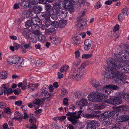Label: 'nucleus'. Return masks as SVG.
I'll return each instance as SVG.
<instances>
[{
  "label": "nucleus",
  "mask_w": 129,
  "mask_h": 129,
  "mask_svg": "<svg viewBox=\"0 0 129 129\" xmlns=\"http://www.w3.org/2000/svg\"><path fill=\"white\" fill-rule=\"evenodd\" d=\"M106 67H105L107 71L105 74V77L107 78H114V81L117 82V83L120 84H123L125 83V79L123 77L122 73H120L119 71H114L110 69H106Z\"/></svg>",
  "instance_id": "nucleus-1"
},
{
  "label": "nucleus",
  "mask_w": 129,
  "mask_h": 129,
  "mask_svg": "<svg viewBox=\"0 0 129 129\" xmlns=\"http://www.w3.org/2000/svg\"><path fill=\"white\" fill-rule=\"evenodd\" d=\"M84 68L85 64H82L80 68L75 69L71 75V78L77 81L80 79L81 77H83L85 74V71L84 69Z\"/></svg>",
  "instance_id": "nucleus-2"
},
{
  "label": "nucleus",
  "mask_w": 129,
  "mask_h": 129,
  "mask_svg": "<svg viewBox=\"0 0 129 129\" xmlns=\"http://www.w3.org/2000/svg\"><path fill=\"white\" fill-rule=\"evenodd\" d=\"M118 59L117 58L116 59L118 60V61L115 60H109L107 62L108 66L106 67V69H110L114 71H118L116 70L119 69L121 68L122 62H121L120 61V57L118 56V54L117 55Z\"/></svg>",
  "instance_id": "nucleus-3"
},
{
  "label": "nucleus",
  "mask_w": 129,
  "mask_h": 129,
  "mask_svg": "<svg viewBox=\"0 0 129 129\" xmlns=\"http://www.w3.org/2000/svg\"><path fill=\"white\" fill-rule=\"evenodd\" d=\"M115 114L114 110L111 112H105L99 115L98 117H100L103 118V123L105 126H107L111 123V121L109 118L112 115H114Z\"/></svg>",
  "instance_id": "nucleus-4"
},
{
  "label": "nucleus",
  "mask_w": 129,
  "mask_h": 129,
  "mask_svg": "<svg viewBox=\"0 0 129 129\" xmlns=\"http://www.w3.org/2000/svg\"><path fill=\"white\" fill-rule=\"evenodd\" d=\"M82 111L81 110H79L77 112H70L68 111L66 115L68 116H70L68 117V119L71 122L73 125H75L78 122L77 119L81 117L80 115Z\"/></svg>",
  "instance_id": "nucleus-5"
},
{
  "label": "nucleus",
  "mask_w": 129,
  "mask_h": 129,
  "mask_svg": "<svg viewBox=\"0 0 129 129\" xmlns=\"http://www.w3.org/2000/svg\"><path fill=\"white\" fill-rule=\"evenodd\" d=\"M7 61L11 62L14 66H17L16 68L21 69L23 67L24 63L19 57L16 56H12L9 57L7 60Z\"/></svg>",
  "instance_id": "nucleus-6"
},
{
  "label": "nucleus",
  "mask_w": 129,
  "mask_h": 129,
  "mask_svg": "<svg viewBox=\"0 0 129 129\" xmlns=\"http://www.w3.org/2000/svg\"><path fill=\"white\" fill-rule=\"evenodd\" d=\"M86 12L83 11H81L80 17H79L77 18V21L76 22V26L77 27H82L86 24V19L85 18H82V17L85 14Z\"/></svg>",
  "instance_id": "nucleus-7"
},
{
  "label": "nucleus",
  "mask_w": 129,
  "mask_h": 129,
  "mask_svg": "<svg viewBox=\"0 0 129 129\" xmlns=\"http://www.w3.org/2000/svg\"><path fill=\"white\" fill-rule=\"evenodd\" d=\"M122 102L121 98L118 97L111 98L104 101L105 102L115 106L120 104Z\"/></svg>",
  "instance_id": "nucleus-8"
},
{
  "label": "nucleus",
  "mask_w": 129,
  "mask_h": 129,
  "mask_svg": "<svg viewBox=\"0 0 129 129\" xmlns=\"http://www.w3.org/2000/svg\"><path fill=\"white\" fill-rule=\"evenodd\" d=\"M99 93L96 92H92L88 97L89 100L93 102H100L102 100Z\"/></svg>",
  "instance_id": "nucleus-9"
},
{
  "label": "nucleus",
  "mask_w": 129,
  "mask_h": 129,
  "mask_svg": "<svg viewBox=\"0 0 129 129\" xmlns=\"http://www.w3.org/2000/svg\"><path fill=\"white\" fill-rule=\"evenodd\" d=\"M86 129H96V126H100V122L95 120H88L86 122Z\"/></svg>",
  "instance_id": "nucleus-10"
},
{
  "label": "nucleus",
  "mask_w": 129,
  "mask_h": 129,
  "mask_svg": "<svg viewBox=\"0 0 129 129\" xmlns=\"http://www.w3.org/2000/svg\"><path fill=\"white\" fill-rule=\"evenodd\" d=\"M92 41L90 39L86 40L84 42V49L85 51H87L91 49L92 50L91 52L93 53L94 50L95 45H92Z\"/></svg>",
  "instance_id": "nucleus-11"
},
{
  "label": "nucleus",
  "mask_w": 129,
  "mask_h": 129,
  "mask_svg": "<svg viewBox=\"0 0 129 129\" xmlns=\"http://www.w3.org/2000/svg\"><path fill=\"white\" fill-rule=\"evenodd\" d=\"M128 48L129 49V46ZM127 56H129V51L126 50L122 51L118 53V56L120 57V61L121 62H125L126 61Z\"/></svg>",
  "instance_id": "nucleus-12"
},
{
  "label": "nucleus",
  "mask_w": 129,
  "mask_h": 129,
  "mask_svg": "<svg viewBox=\"0 0 129 129\" xmlns=\"http://www.w3.org/2000/svg\"><path fill=\"white\" fill-rule=\"evenodd\" d=\"M105 86H104L103 89L101 88H98L96 90L97 92L99 93L101 99L102 100L104 99L105 96H104V95H107L108 94V91L106 89H110V88H105Z\"/></svg>",
  "instance_id": "nucleus-13"
},
{
  "label": "nucleus",
  "mask_w": 129,
  "mask_h": 129,
  "mask_svg": "<svg viewBox=\"0 0 129 129\" xmlns=\"http://www.w3.org/2000/svg\"><path fill=\"white\" fill-rule=\"evenodd\" d=\"M88 101L85 99H82L80 101H77L76 102V105L80 107V109H81L82 107L86 106L87 105Z\"/></svg>",
  "instance_id": "nucleus-14"
},
{
  "label": "nucleus",
  "mask_w": 129,
  "mask_h": 129,
  "mask_svg": "<svg viewBox=\"0 0 129 129\" xmlns=\"http://www.w3.org/2000/svg\"><path fill=\"white\" fill-rule=\"evenodd\" d=\"M122 66L120 68L122 73H129V64L128 62H122Z\"/></svg>",
  "instance_id": "nucleus-15"
},
{
  "label": "nucleus",
  "mask_w": 129,
  "mask_h": 129,
  "mask_svg": "<svg viewBox=\"0 0 129 129\" xmlns=\"http://www.w3.org/2000/svg\"><path fill=\"white\" fill-rule=\"evenodd\" d=\"M49 38L50 39V41L53 44H55L60 43V38L57 37H50Z\"/></svg>",
  "instance_id": "nucleus-16"
},
{
  "label": "nucleus",
  "mask_w": 129,
  "mask_h": 129,
  "mask_svg": "<svg viewBox=\"0 0 129 129\" xmlns=\"http://www.w3.org/2000/svg\"><path fill=\"white\" fill-rule=\"evenodd\" d=\"M41 16L44 17L46 20L49 19L50 16V12L49 11H46L45 12L42 13L40 16V17Z\"/></svg>",
  "instance_id": "nucleus-17"
},
{
  "label": "nucleus",
  "mask_w": 129,
  "mask_h": 129,
  "mask_svg": "<svg viewBox=\"0 0 129 129\" xmlns=\"http://www.w3.org/2000/svg\"><path fill=\"white\" fill-rule=\"evenodd\" d=\"M119 94L121 97L123 98L126 101L129 102V94H127L124 92H120Z\"/></svg>",
  "instance_id": "nucleus-18"
},
{
  "label": "nucleus",
  "mask_w": 129,
  "mask_h": 129,
  "mask_svg": "<svg viewBox=\"0 0 129 129\" xmlns=\"http://www.w3.org/2000/svg\"><path fill=\"white\" fill-rule=\"evenodd\" d=\"M67 13L66 9H61L57 14H59V16H61L63 17H65L67 16Z\"/></svg>",
  "instance_id": "nucleus-19"
},
{
  "label": "nucleus",
  "mask_w": 129,
  "mask_h": 129,
  "mask_svg": "<svg viewBox=\"0 0 129 129\" xmlns=\"http://www.w3.org/2000/svg\"><path fill=\"white\" fill-rule=\"evenodd\" d=\"M58 4L60 9H66L67 3L61 1Z\"/></svg>",
  "instance_id": "nucleus-20"
},
{
  "label": "nucleus",
  "mask_w": 129,
  "mask_h": 129,
  "mask_svg": "<svg viewBox=\"0 0 129 129\" xmlns=\"http://www.w3.org/2000/svg\"><path fill=\"white\" fill-rule=\"evenodd\" d=\"M7 72L6 71H3L0 72V78L5 79L7 77Z\"/></svg>",
  "instance_id": "nucleus-21"
},
{
  "label": "nucleus",
  "mask_w": 129,
  "mask_h": 129,
  "mask_svg": "<svg viewBox=\"0 0 129 129\" xmlns=\"http://www.w3.org/2000/svg\"><path fill=\"white\" fill-rule=\"evenodd\" d=\"M34 12L35 14H38L41 12L42 9L41 7L39 6L33 7Z\"/></svg>",
  "instance_id": "nucleus-22"
},
{
  "label": "nucleus",
  "mask_w": 129,
  "mask_h": 129,
  "mask_svg": "<svg viewBox=\"0 0 129 129\" xmlns=\"http://www.w3.org/2000/svg\"><path fill=\"white\" fill-rule=\"evenodd\" d=\"M98 115H93L88 113H84L83 114V116L86 118L98 117Z\"/></svg>",
  "instance_id": "nucleus-23"
},
{
  "label": "nucleus",
  "mask_w": 129,
  "mask_h": 129,
  "mask_svg": "<svg viewBox=\"0 0 129 129\" xmlns=\"http://www.w3.org/2000/svg\"><path fill=\"white\" fill-rule=\"evenodd\" d=\"M66 23V20H60L59 22V27L60 28H63L65 26Z\"/></svg>",
  "instance_id": "nucleus-24"
},
{
  "label": "nucleus",
  "mask_w": 129,
  "mask_h": 129,
  "mask_svg": "<svg viewBox=\"0 0 129 129\" xmlns=\"http://www.w3.org/2000/svg\"><path fill=\"white\" fill-rule=\"evenodd\" d=\"M55 31V29L54 28H50L48 29L45 30V33L46 34H49L50 35L52 34Z\"/></svg>",
  "instance_id": "nucleus-25"
},
{
  "label": "nucleus",
  "mask_w": 129,
  "mask_h": 129,
  "mask_svg": "<svg viewBox=\"0 0 129 129\" xmlns=\"http://www.w3.org/2000/svg\"><path fill=\"white\" fill-rule=\"evenodd\" d=\"M54 8L55 10V12L57 14L60 11V8L58 5V4L57 3H55L54 5Z\"/></svg>",
  "instance_id": "nucleus-26"
},
{
  "label": "nucleus",
  "mask_w": 129,
  "mask_h": 129,
  "mask_svg": "<svg viewBox=\"0 0 129 129\" xmlns=\"http://www.w3.org/2000/svg\"><path fill=\"white\" fill-rule=\"evenodd\" d=\"M104 87L106 88H110L114 90H116L118 89V87L115 85H105Z\"/></svg>",
  "instance_id": "nucleus-27"
},
{
  "label": "nucleus",
  "mask_w": 129,
  "mask_h": 129,
  "mask_svg": "<svg viewBox=\"0 0 129 129\" xmlns=\"http://www.w3.org/2000/svg\"><path fill=\"white\" fill-rule=\"evenodd\" d=\"M38 40L41 43H43L45 41V36L44 35H40L38 38Z\"/></svg>",
  "instance_id": "nucleus-28"
},
{
  "label": "nucleus",
  "mask_w": 129,
  "mask_h": 129,
  "mask_svg": "<svg viewBox=\"0 0 129 129\" xmlns=\"http://www.w3.org/2000/svg\"><path fill=\"white\" fill-rule=\"evenodd\" d=\"M70 5L68 4H67V5L66 8V9H67L68 11L70 12H73L74 11V9L73 7L71 4H70Z\"/></svg>",
  "instance_id": "nucleus-29"
},
{
  "label": "nucleus",
  "mask_w": 129,
  "mask_h": 129,
  "mask_svg": "<svg viewBox=\"0 0 129 129\" xmlns=\"http://www.w3.org/2000/svg\"><path fill=\"white\" fill-rule=\"evenodd\" d=\"M28 84H27V80H24L23 82V85L21 87V88L23 90H24L26 88H28Z\"/></svg>",
  "instance_id": "nucleus-30"
},
{
  "label": "nucleus",
  "mask_w": 129,
  "mask_h": 129,
  "mask_svg": "<svg viewBox=\"0 0 129 129\" xmlns=\"http://www.w3.org/2000/svg\"><path fill=\"white\" fill-rule=\"evenodd\" d=\"M45 25L46 27H48L50 25H52V21H51L49 19H46L45 21Z\"/></svg>",
  "instance_id": "nucleus-31"
},
{
  "label": "nucleus",
  "mask_w": 129,
  "mask_h": 129,
  "mask_svg": "<svg viewBox=\"0 0 129 129\" xmlns=\"http://www.w3.org/2000/svg\"><path fill=\"white\" fill-rule=\"evenodd\" d=\"M104 108V107L102 105H95L93 107L94 109L96 110H99L103 109Z\"/></svg>",
  "instance_id": "nucleus-32"
},
{
  "label": "nucleus",
  "mask_w": 129,
  "mask_h": 129,
  "mask_svg": "<svg viewBox=\"0 0 129 129\" xmlns=\"http://www.w3.org/2000/svg\"><path fill=\"white\" fill-rule=\"evenodd\" d=\"M32 23L31 20H29L27 21L25 23V25L27 27H29L31 26Z\"/></svg>",
  "instance_id": "nucleus-33"
},
{
  "label": "nucleus",
  "mask_w": 129,
  "mask_h": 129,
  "mask_svg": "<svg viewBox=\"0 0 129 129\" xmlns=\"http://www.w3.org/2000/svg\"><path fill=\"white\" fill-rule=\"evenodd\" d=\"M31 41L33 42L36 43L37 41V37L35 36H32L31 37L29 38Z\"/></svg>",
  "instance_id": "nucleus-34"
},
{
  "label": "nucleus",
  "mask_w": 129,
  "mask_h": 129,
  "mask_svg": "<svg viewBox=\"0 0 129 129\" xmlns=\"http://www.w3.org/2000/svg\"><path fill=\"white\" fill-rule=\"evenodd\" d=\"M121 116L122 119L123 120V122H124L129 120V115L128 116L126 115H121Z\"/></svg>",
  "instance_id": "nucleus-35"
},
{
  "label": "nucleus",
  "mask_w": 129,
  "mask_h": 129,
  "mask_svg": "<svg viewBox=\"0 0 129 129\" xmlns=\"http://www.w3.org/2000/svg\"><path fill=\"white\" fill-rule=\"evenodd\" d=\"M36 65L37 67H41L42 66L43 63L41 60H38L35 62Z\"/></svg>",
  "instance_id": "nucleus-36"
},
{
  "label": "nucleus",
  "mask_w": 129,
  "mask_h": 129,
  "mask_svg": "<svg viewBox=\"0 0 129 129\" xmlns=\"http://www.w3.org/2000/svg\"><path fill=\"white\" fill-rule=\"evenodd\" d=\"M92 56V54H83L82 55V58L87 59L91 57Z\"/></svg>",
  "instance_id": "nucleus-37"
},
{
  "label": "nucleus",
  "mask_w": 129,
  "mask_h": 129,
  "mask_svg": "<svg viewBox=\"0 0 129 129\" xmlns=\"http://www.w3.org/2000/svg\"><path fill=\"white\" fill-rule=\"evenodd\" d=\"M53 94L52 93H49L47 92L44 94V97L45 98L47 99L51 97Z\"/></svg>",
  "instance_id": "nucleus-38"
},
{
  "label": "nucleus",
  "mask_w": 129,
  "mask_h": 129,
  "mask_svg": "<svg viewBox=\"0 0 129 129\" xmlns=\"http://www.w3.org/2000/svg\"><path fill=\"white\" fill-rule=\"evenodd\" d=\"M91 84L92 85V86L95 88H101V86L98 84L97 82H92L91 83Z\"/></svg>",
  "instance_id": "nucleus-39"
},
{
  "label": "nucleus",
  "mask_w": 129,
  "mask_h": 129,
  "mask_svg": "<svg viewBox=\"0 0 129 129\" xmlns=\"http://www.w3.org/2000/svg\"><path fill=\"white\" fill-rule=\"evenodd\" d=\"M67 66H63L62 67H61L60 68V71L61 72V73H63L64 70L67 71Z\"/></svg>",
  "instance_id": "nucleus-40"
},
{
  "label": "nucleus",
  "mask_w": 129,
  "mask_h": 129,
  "mask_svg": "<svg viewBox=\"0 0 129 129\" xmlns=\"http://www.w3.org/2000/svg\"><path fill=\"white\" fill-rule=\"evenodd\" d=\"M52 25L54 27L57 28L59 27V23L55 21L52 22Z\"/></svg>",
  "instance_id": "nucleus-41"
},
{
  "label": "nucleus",
  "mask_w": 129,
  "mask_h": 129,
  "mask_svg": "<svg viewBox=\"0 0 129 129\" xmlns=\"http://www.w3.org/2000/svg\"><path fill=\"white\" fill-rule=\"evenodd\" d=\"M22 14L25 15H28L27 16L28 17L29 16H30L31 15V16L32 15V13H29L28 11L26 10H23L22 12Z\"/></svg>",
  "instance_id": "nucleus-42"
},
{
  "label": "nucleus",
  "mask_w": 129,
  "mask_h": 129,
  "mask_svg": "<svg viewBox=\"0 0 129 129\" xmlns=\"http://www.w3.org/2000/svg\"><path fill=\"white\" fill-rule=\"evenodd\" d=\"M75 95L78 98H81L82 96V93L80 92H76L75 93Z\"/></svg>",
  "instance_id": "nucleus-43"
},
{
  "label": "nucleus",
  "mask_w": 129,
  "mask_h": 129,
  "mask_svg": "<svg viewBox=\"0 0 129 129\" xmlns=\"http://www.w3.org/2000/svg\"><path fill=\"white\" fill-rule=\"evenodd\" d=\"M45 8L46 11H49L51 9V5L49 4H46L45 5Z\"/></svg>",
  "instance_id": "nucleus-44"
},
{
  "label": "nucleus",
  "mask_w": 129,
  "mask_h": 129,
  "mask_svg": "<svg viewBox=\"0 0 129 129\" xmlns=\"http://www.w3.org/2000/svg\"><path fill=\"white\" fill-rule=\"evenodd\" d=\"M32 34L36 36H38L40 34V32L39 30H35L33 31H31Z\"/></svg>",
  "instance_id": "nucleus-45"
},
{
  "label": "nucleus",
  "mask_w": 129,
  "mask_h": 129,
  "mask_svg": "<svg viewBox=\"0 0 129 129\" xmlns=\"http://www.w3.org/2000/svg\"><path fill=\"white\" fill-rule=\"evenodd\" d=\"M68 93V91L66 89L63 88L61 90V95L63 96L64 95Z\"/></svg>",
  "instance_id": "nucleus-46"
},
{
  "label": "nucleus",
  "mask_w": 129,
  "mask_h": 129,
  "mask_svg": "<svg viewBox=\"0 0 129 129\" xmlns=\"http://www.w3.org/2000/svg\"><path fill=\"white\" fill-rule=\"evenodd\" d=\"M37 18L35 17H34L31 18V21L33 24H37Z\"/></svg>",
  "instance_id": "nucleus-47"
},
{
  "label": "nucleus",
  "mask_w": 129,
  "mask_h": 129,
  "mask_svg": "<svg viewBox=\"0 0 129 129\" xmlns=\"http://www.w3.org/2000/svg\"><path fill=\"white\" fill-rule=\"evenodd\" d=\"M110 129H120L119 127V124L118 123H116Z\"/></svg>",
  "instance_id": "nucleus-48"
},
{
  "label": "nucleus",
  "mask_w": 129,
  "mask_h": 129,
  "mask_svg": "<svg viewBox=\"0 0 129 129\" xmlns=\"http://www.w3.org/2000/svg\"><path fill=\"white\" fill-rule=\"evenodd\" d=\"M129 45H128L127 44H121L120 45V47L123 49H125L126 48H128V47Z\"/></svg>",
  "instance_id": "nucleus-49"
},
{
  "label": "nucleus",
  "mask_w": 129,
  "mask_h": 129,
  "mask_svg": "<svg viewBox=\"0 0 129 129\" xmlns=\"http://www.w3.org/2000/svg\"><path fill=\"white\" fill-rule=\"evenodd\" d=\"M36 118H31L29 120V121L30 122V125L35 124H34V121H35V122H36Z\"/></svg>",
  "instance_id": "nucleus-50"
},
{
  "label": "nucleus",
  "mask_w": 129,
  "mask_h": 129,
  "mask_svg": "<svg viewBox=\"0 0 129 129\" xmlns=\"http://www.w3.org/2000/svg\"><path fill=\"white\" fill-rule=\"evenodd\" d=\"M39 0H30L29 2L33 5H36L39 3Z\"/></svg>",
  "instance_id": "nucleus-51"
},
{
  "label": "nucleus",
  "mask_w": 129,
  "mask_h": 129,
  "mask_svg": "<svg viewBox=\"0 0 129 129\" xmlns=\"http://www.w3.org/2000/svg\"><path fill=\"white\" fill-rule=\"evenodd\" d=\"M13 45L15 50H17L21 47V45L17 43H15L13 44Z\"/></svg>",
  "instance_id": "nucleus-52"
},
{
  "label": "nucleus",
  "mask_w": 129,
  "mask_h": 129,
  "mask_svg": "<svg viewBox=\"0 0 129 129\" xmlns=\"http://www.w3.org/2000/svg\"><path fill=\"white\" fill-rule=\"evenodd\" d=\"M6 85V84H3L2 85V86H3L4 87V89L3 90L4 91V95H5V94H6L8 92L7 91L8 89L7 88L6 86H5Z\"/></svg>",
  "instance_id": "nucleus-53"
},
{
  "label": "nucleus",
  "mask_w": 129,
  "mask_h": 129,
  "mask_svg": "<svg viewBox=\"0 0 129 129\" xmlns=\"http://www.w3.org/2000/svg\"><path fill=\"white\" fill-rule=\"evenodd\" d=\"M80 51L79 50L76 51L74 53L75 54V57L77 58H78L80 56Z\"/></svg>",
  "instance_id": "nucleus-54"
},
{
  "label": "nucleus",
  "mask_w": 129,
  "mask_h": 129,
  "mask_svg": "<svg viewBox=\"0 0 129 129\" xmlns=\"http://www.w3.org/2000/svg\"><path fill=\"white\" fill-rule=\"evenodd\" d=\"M116 32H114V31H110L109 32V34L108 36L110 37H113L116 34Z\"/></svg>",
  "instance_id": "nucleus-55"
},
{
  "label": "nucleus",
  "mask_w": 129,
  "mask_h": 129,
  "mask_svg": "<svg viewBox=\"0 0 129 129\" xmlns=\"http://www.w3.org/2000/svg\"><path fill=\"white\" fill-rule=\"evenodd\" d=\"M5 112L7 114H11V110L10 108L7 107L5 109Z\"/></svg>",
  "instance_id": "nucleus-56"
},
{
  "label": "nucleus",
  "mask_w": 129,
  "mask_h": 129,
  "mask_svg": "<svg viewBox=\"0 0 129 129\" xmlns=\"http://www.w3.org/2000/svg\"><path fill=\"white\" fill-rule=\"evenodd\" d=\"M128 12H129V9L125 8L124 9H123L122 12L125 14H126V15H128L127 13Z\"/></svg>",
  "instance_id": "nucleus-57"
},
{
  "label": "nucleus",
  "mask_w": 129,
  "mask_h": 129,
  "mask_svg": "<svg viewBox=\"0 0 129 129\" xmlns=\"http://www.w3.org/2000/svg\"><path fill=\"white\" fill-rule=\"evenodd\" d=\"M37 27H38V26L37 24H33L31 26V28L32 30V31L36 30Z\"/></svg>",
  "instance_id": "nucleus-58"
},
{
  "label": "nucleus",
  "mask_w": 129,
  "mask_h": 129,
  "mask_svg": "<svg viewBox=\"0 0 129 129\" xmlns=\"http://www.w3.org/2000/svg\"><path fill=\"white\" fill-rule=\"evenodd\" d=\"M22 102L21 101H18L15 102V104L18 106H20L22 105Z\"/></svg>",
  "instance_id": "nucleus-59"
},
{
  "label": "nucleus",
  "mask_w": 129,
  "mask_h": 129,
  "mask_svg": "<svg viewBox=\"0 0 129 129\" xmlns=\"http://www.w3.org/2000/svg\"><path fill=\"white\" fill-rule=\"evenodd\" d=\"M6 107V105L5 103L0 102V107L1 108H5Z\"/></svg>",
  "instance_id": "nucleus-60"
},
{
  "label": "nucleus",
  "mask_w": 129,
  "mask_h": 129,
  "mask_svg": "<svg viewBox=\"0 0 129 129\" xmlns=\"http://www.w3.org/2000/svg\"><path fill=\"white\" fill-rule=\"evenodd\" d=\"M68 100L66 98H64L63 99V104L64 105H68Z\"/></svg>",
  "instance_id": "nucleus-61"
},
{
  "label": "nucleus",
  "mask_w": 129,
  "mask_h": 129,
  "mask_svg": "<svg viewBox=\"0 0 129 129\" xmlns=\"http://www.w3.org/2000/svg\"><path fill=\"white\" fill-rule=\"evenodd\" d=\"M119 28V25L118 24H116L115 25V26L114 27L113 31H114V32H115L118 30Z\"/></svg>",
  "instance_id": "nucleus-62"
},
{
  "label": "nucleus",
  "mask_w": 129,
  "mask_h": 129,
  "mask_svg": "<svg viewBox=\"0 0 129 129\" xmlns=\"http://www.w3.org/2000/svg\"><path fill=\"white\" fill-rule=\"evenodd\" d=\"M66 117L65 116H62L58 117V120L61 121L64 120L66 118Z\"/></svg>",
  "instance_id": "nucleus-63"
},
{
  "label": "nucleus",
  "mask_w": 129,
  "mask_h": 129,
  "mask_svg": "<svg viewBox=\"0 0 129 129\" xmlns=\"http://www.w3.org/2000/svg\"><path fill=\"white\" fill-rule=\"evenodd\" d=\"M116 121L117 122H122L123 120H122L121 115L118 117L116 119Z\"/></svg>",
  "instance_id": "nucleus-64"
}]
</instances>
